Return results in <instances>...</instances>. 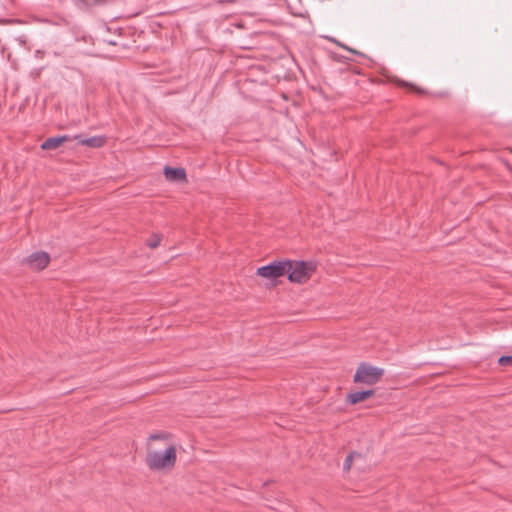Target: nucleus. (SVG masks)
<instances>
[{
    "label": "nucleus",
    "instance_id": "1",
    "mask_svg": "<svg viewBox=\"0 0 512 512\" xmlns=\"http://www.w3.org/2000/svg\"><path fill=\"white\" fill-rule=\"evenodd\" d=\"M315 268L313 262L289 260V265H286V274L290 282L301 284L311 277Z\"/></svg>",
    "mask_w": 512,
    "mask_h": 512
},
{
    "label": "nucleus",
    "instance_id": "14",
    "mask_svg": "<svg viewBox=\"0 0 512 512\" xmlns=\"http://www.w3.org/2000/svg\"><path fill=\"white\" fill-rule=\"evenodd\" d=\"M511 152H512V148H511Z\"/></svg>",
    "mask_w": 512,
    "mask_h": 512
},
{
    "label": "nucleus",
    "instance_id": "12",
    "mask_svg": "<svg viewBox=\"0 0 512 512\" xmlns=\"http://www.w3.org/2000/svg\"><path fill=\"white\" fill-rule=\"evenodd\" d=\"M500 366H512V355H503L498 359Z\"/></svg>",
    "mask_w": 512,
    "mask_h": 512
},
{
    "label": "nucleus",
    "instance_id": "13",
    "mask_svg": "<svg viewBox=\"0 0 512 512\" xmlns=\"http://www.w3.org/2000/svg\"><path fill=\"white\" fill-rule=\"evenodd\" d=\"M164 435L161 433L152 434L149 439L150 440H157V439H163Z\"/></svg>",
    "mask_w": 512,
    "mask_h": 512
},
{
    "label": "nucleus",
    "instance_id": "5",
    "mask_svg": "<svg viewBox=\"0 0 512 512\" xmlns=\"http://www.w3.org/2000/svg\"><path fill=\"white\" fill-rule=\"evenodd\" d=\"M50 257L46 252H34L26 258L27 263L31 268L41 270L44 269L49 263Z\"/></svg>",
    "mask_w": 512,
    "mask_h": 512
},
{
    "label": "nucleus",
    "instance_id": "4",
    "mask_svg": "<svg viewBox=\"0 0 512 512\" xmlns=\"http://www.w3.org/2000/svg\"><path fill=\"white\" fill-rule=\"evenodd\" d=\"M286 265H289V260H274L267 265L259 267L257 275L264 278L281 277L286 274Z\"/></svg>",
    "mask_w": 512,
    "mask_h": 512
},
{
    "label": "nucleus",
    "instance_id": "2",
    "mask_svg": "<svg viewBox=\"0 0 512 512\" xmlns=\"http://www.w3.org/2000/svg\"><path fill=\"white\" fill-rule=\"evenodd\" d=\"M176 461V449L169 446L164 452H150L147 457V463L151 469L160 470L171 468Z\"/></svg>",
    "mask_w": 512,
    "mask_h": 512
},
{
    "label": "nucleus",
    "instance_id": "9",
    "mask_svg": "<svg viewBox=\"0 0 512 512\" xmlns=\"http://www.w3.org/2000/svg\"><path fill=\"white\" fill-rule=\"evenodd\" d=\"M70 139H71V137L68 136V135H61V136L50 137V138L46 139L41 144V149H43V150L56 149L62 143L66 142V141H68Z\"/></svg>",
    "mask_w": 512,
    "mask_h": 512
},
{
    "label": "nucleus",
    "instance_id": "3",
    "mask_svg": "<svg viewBox=\"0 0 512 512\" xmlns=\"http://www.w3.org/2000/svg\"><path fill=\"white\" fill-rule=\"evenodd\" d=\"M383 373L384 370L382 368L362 362L356 369L353 381L365 385H374L381 379Z\"/></svg>",
    "mask_w": 512,
    "mask_h": 512
},
{
    "label": "nucleus",
    "instance_id": "11",
    "mask_svg": "<svg viewBox=\"0 0 512 512\" xmlns=\"http://www.w3.org/2000/svg\"><path fill=\"white\" fill-rule=\"evenodd\" d=\"M160 242H161V236L159 234H154L152 235L148 240H147V246H149L150 248H156L160 245Z\"/></svg>",
    "mask_w": 512,
    "mask_h": 512
},
{
    "label": "nucleus",
    "instance_id": "10",
    "mask_svg": "<svg viewBox=\"0 0 512 512\" xmlns=\"http://www.w3.org/2000/svg\"><path fill=\"white\" fill-rule=\"evenodd\" d=\"M362 455L356 451L350 452L344 460L343 469L348 471L352 466V462L355 458H361Z\"/></svg>",
    "mask_w": 512,
    "mask_h": 512
},
{
    "label": "nucleus",
    "instance_id": "7",
    "mask_svg": "<svg viewBox=\"0 0 512 512\" xmlns=\"http://www.w3.org/2000/svg\"><path fill=\"white\" fill-rule=\"evenodd\" d=\"M164 175L169 181H185L186 180V172L184 168H174L170 166H166L164 168Z\"/></svg>",
    "mask_w": 512,
    "mask_h": 512
},
{
    "label": "nucleus",
    "instance_id": "6",
    "mask_svg": "<svg viewBox=\"0 0 512 512\" xmlns=\"http://www.w3.org/2000/svg\"><path fill=\"white\" fill-rule=\"evenodd\" d=\"M74 139H76L81 145L93 148H100L106 143L105 136H92L89 138H84L82 134H77L74 136Z\"/></svg>",
    "mask_w": 512,
    "mask_h": 512
},
{
    "label": "nucleus",
    "instance_id": "8",
    "mask_svg": "<svg viewBox=\"0 0 512 512\" xmlns=\"http://www.w3.org/2000/svg\"><path fill=\"white\" fill-rule=\"evenodd\" d=\"M375 394V390L368 389L362 391H356L347 395V402L351 405H355Z\"/></svg>",
    "mask_w": 512,
    "mask_h": 512
}]
</instances>
